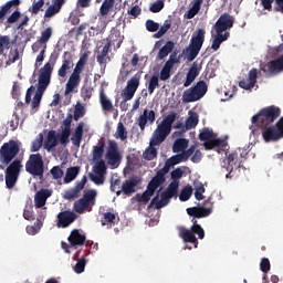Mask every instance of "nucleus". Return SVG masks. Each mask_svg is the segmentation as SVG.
Instances as JSON below:
<instances>
[{
    "mask_svg": "<svg viewBox=\"0 0 283 283\" xmlns=\"http://www.w3.org/2000/svg\"><path fill=\"white\" fill-rule=\"evenodd\" d=\"M72 135V130L62 129L61 134L59 135V140L63 147H67L70 144V136Z\"/></svg>",
    "mask_w": 283,
    "mask_h": 283,
    "instance_id": "603ef678",
    "label": "nucleus"
},
{
    "mask_svg": "<svg viewBox=\"0 0 283 283\" xmlns=\"http://www.w3.org/2000/svg\"><path fill=\"white\" fill-rule=\"evenodd\" d=\"M50 39H52V28L49 27L44 31H42L39 41L40 43H43V45H46Z\"/></svg>",
    "mask_w": 283,
    "mask_h": 283,
    "instance_id": "bf43d9fd",
    "label": "nucleus"
},
{
    "mask_svg": "<svg viewBox=\"0 0 283 283\" xmlns=\"http://www.w3.org/2000/svg\"><path fill=\"white\" fill-rule=\"evenodd\" d=\"M96 196L97 192L95 189L84 191L83 197L74 202L73 211L80 214L92 211L94 205H96Z\"/></svg>",
    "mask_w": 283,
    "mask_h": 283,
    "instance_id": "39448f33",
    "label": "nucleus"
},
{
    "mask_svg": "<svg viewBox=\"0 0 283 283\" xmlns=\"http://www.w3.org/2000/svg\"><path fill=\"white\" fill-rule=\"evenodd\" d=\"M144 160H154V158H158V149H156V145H150L143 153Z\"/></svg>",
    "mask_w": 283,
    "mask_h": 283,
    "instance_id": "c03bdc74",
    "label": "nucleus"
},
{
    "mask_svg": "<svg viewBox=\"0 0 283 283\" xmlns=\"http://www.w3.org/2000/svg\"><path fill=\"white\" fill-rule=\"evenodd\" d=\"M25 171L33 176V178H40L43 180V174H45V164H43V156L41 154L30 155L25 163Z\"/></svg>",
    "mask_w": 283,
    "mask_h": 283,
    "instance_id": "423d86ee",
    "label": "nucleus"
},
{
    "mask_svg": "<svg viewBox=\"0 0 283 283\" xmlns=\"http://www.w3.org/2000/svg\"><path fill=\"white\" fill-rule=\"evenodd\" d=\"M19 151H21V147L14 139L4 143L0 148L1 165H6V167H8V165L12 163V159L19 156Z\"/></svg>",
    "mask_w": 283,
    "mask_h": 283,
    "instance_id": "6e6552de",
    "label": "nucleus"
},
{
    "mask_svg": "<svg viewBox=\"0 0 283 283\" xmlns=\"http://www.w3.org/2000/svg\"><path fill=\"white\" fill-rule=\"evenodd\" d=\"M176 118H178V114L170 113L163 119V122L157 126L153 134V137L150 139L151 146L165 143L167 136L171 134V127L174 123H176Z\"/></svg>",
    "mask_w": 283,
    "mask_h": 283,
    "instance_id": "f257e3e1",
    "label": "nucleus"
},
{
    "mask_svg": "<svg viewBox=\"0 0 283 283\" xmlns=\"http://www.w3.org/2000/svg\"><path fill=\"white\" fill-rule=\"evenodd\" d=\"M165 8V2L163 0H159L153 4H150L149 10L153 13H158Z\"/></svg>",
    "mask_w": 283,
    "mask_h": 283,
    "instance_id": "338daca9",
    "label": "nucleus"
},
{
    "mask_svg": "<svg viewBox=\"0 0 283 283\" xmlns=\"http://www.w3.org/2000/svg\"><path fill=\"white\" fill-rule=\"evenodd\" d=\"M202 3H205V0H195L192 7L189 9L187 13V19H193L198 12H200V8H202Z\"/></svg>",
    "mask_w": 283,
    "mask_h": 283,
    "instance_id": "37998d69",
    "label": "nucleus"
},
{
    "mask_svg": "<svg viewBox=\"0 0 283 283\" xmlns=\"http://www.w3.org/2000/svg\"><path fill=\"white\" fill-rule=\"evenodd\" d=\"M205 29H198L190 39V43L186 50H184V54L187 61H193L198 54H200V50H202V45L205 43Z\"/></svg>",
    "mask_w": 283,
    "mask_h": 283,
    "instance_id": "7ed1b4c3",
    "label": "nucleus"
},
{
    "mask_svg": "<svg viewBox=\"0 0 283 283\" xmlns=\"http://www.w3.org/2000/svg\"><path fill=\"white\" fill-rule=\"evenodd\" d=\"M10 35H0V56L6 52V50H10Z\"/></svg>",
    "mask_w": 283,
    "mask_h": 283,
    "instance_id": "8fccbe9b",
    "label": "nucleus"
},
{
    "mask_svg": "<svg viewBox=\"0 0 283 283\" xmlns=\"http://www.w3.org/2000/svg\"><path fill=\"white\" fill-rule=\"evenodd\" d=\"M136 187H138V179L130 178L123 182L122 191L125 196H132V193H136Z\"/></svg>",
    "mask_w": 283,
    "mask_h": 283,
    "instance_id": "c85d7f7f",
    "label": "nucleus"
},
{
    "mask_svg": "<svg viewBox=\"0 0 283 283\" xmlns=\"http://www.w3.org/2000/svg\"><path fill=\"white\" fill-rule=\"evenodd\" d=\"M171 70L174 69L169 64H165L159 74L160 81H169L171 78Z\"/></svg>",
    "mask_w": 283,
    "mask_h": 283,
    "instance_id": "6e6d98bb",
    "label": "nucleus"
},
{
    "mask_svg": "<svg viewBox=\"0 0 283 283\" xmlns=\"http://www.w3.org/2000/svg\"><path fill=\"white\" fill-rule=\"evenodd\" d=\"M192 195H193V188L188 185L181 190L179 199L181 200V202H187V200H189V198H191Z\"/></svg>",
    "mask_w": 283,
    "mask_h": 283,
    "instance_id": "864d4df0",
    "label": "nucleus"
},
{
    "mask_svg": "<svg viewBox=\"0 0 283 283\" xmlns=\"http://www.w3.org/2000/svg\"><path fill=\"white\" fill-rule=\"evenodd\" d=\"M87 184V177L84 176L81 181H77L75 186L69 190L64 191V200H76V198L81 197V191L85 189V185Z\"/></svg>",
    "mask_w": 283,
    "mask_h": 283,
    "instance_id": "f3484780",
    "label": "nucleus"
},
{
    "mask_svg": "<svg viewBox=\"0 0 283 283\" xmlns=\"http://www.w3.org/2000/svg\"><path fill=\"white\" fill-rule=\"evenodd\" d=\"M217 34H222L229 28H233V18H231L228 13H223L214 24Z\"/></svg>",
    "mask_w": 283,
    "mask_h": 283,
    "instance_id": "4be33fe9",
    "label": "nucleus"
},
{
    "mask_svg": "<svg viewBox=\"0 0 283 283\" xmlns=\"http://www.w3.org/2000/svg\"><path fill=\"white\" fill-rule=\"evenodd\" d=\"M165 178H163L160 175H157L156 172L155 177H153L149 181L147 188L156 193V189H158L160 185H165Z\"/></svg>",
    "mask_w": 283,
    "mask_h": 283,
    "instance_id": "ea45409f",
    "label": "nucleus"
},
{
    "mask_svg": "<svg viewBox=\"0 0 283 283\" xmlns=\"http://www.w3.org/2000/svg\"><path fill=\"white\" fill-rule=\"evenodd\" d=\"M222 145V142L220 139H208L203 143V147L207 150L214 149V147H220Z\"/></svg>",
    "mask_w": 283,
    "mask_h": 283,
    "instance_id": "052dcab7",
    "label": "nucleus"
},
{
    "mask_svg": "<svg viewBox=\"0 0 283 283\" xmlns=\"http://www.w3.org/2000/svg\"><path fill=\"white\" fill-rule=\"evenodd\" d=\"M154 190L147 188L143 195L137 193L136 198H137V202H143L144 205H147V202H149V200H151V197L154 196Z\"/></svg>",
    "mask_w": 283,
    "mask_h": 283,
    "instance_id": "49530a36",
    "label": "nucleus"
},
{
    "mask_svg": "<svg viewBox=\"0 0 283 283\" xmlns=\"http://www.w3.org/2000/svg\"><path fill=\"white\" fill-rule=\"evenodd\" d=\"M56 56H50V62L45 63L43 67L40 69L39 84L38 86L48 88L50 81L52 78V72H54V65H56Z\"/></svg>",
    "mask_w": 283,
    "mask_h": 283,
    "instance_id": "9b49d317",
    "label": "nucleus"
},
{
    "mask_svg": "<svg viewBox=\"0 0 283 283\" xmlns=\"http://www.w3.org/2000/svg\"><path fill=\"white\" fill-rule=\"evenodd\" d=\"M23 165H21V160L14 159L12 163L9 164L7 167L4 174V180L7 185V189H13L17 185V180H19V176L21 174V168Z\"/></svg>",
    "mask_w": 283,
    "mask_h": 283,
    "instance_id": "9d476101",
    "label": "nucleus"
},
{
    "mask_svg": "<svg viewBox=\"0 0 283 283\" xmlns=\"http://www.w3.org/2000/svg\"><path fill=\"white\" fill-rule=\"evenodd\" d=\"M157 87H160L159 77L158 75H153L148 81V94H154Z\"/></svg>",
    "mask_w": 283,
    "mask_h": 283,
    "instance_id": "3c124183",
    "label": "nucleus"
},
{
    "mask_svg": "<svg viewBox=\"0 0 283 283\" xmlns=\"http://www.w3.org/2000/svg\"><path fill=\"white\" fill-rule=\"evenodd\" d=\"M211 208H205V207H192L187 209L188 216H191L192 218H209L211 216Z\"/></svg>",
    "mask_w": 283,
    "mask_h": 283,
    "instance_id": "cd10ccee",
    "label": "nucleus"
},
{
    "mask_svg": "<svg viewBox=\"0 0 283 283\" xmlns=\"http://www.w3.org/2000/svg\"><path fill=\"white\" fill-rule=\"evenodd\" d=\"M180 25V20L175 21L171 19V15L168 17L167 20L164 21V24L160 27L157 33L154 34V39H163L165 36L166 32H169V30H178Z\"/></svg>",
    "mask_w": 283,
    "mask_h": 283,
    "instance_id": "412c9836",
    "label": "nucleus"
},
{
    "mask_svg": "<svg viewBox=\"0 0 283 283\" xmlns=\"http://www.w3.org/2000/svg\"><path fill=\"white\" fill-rule=\"evenodd\" d=\"M99 103L102 105L103 112H113L114 111V104H112V101L107 98L105 95V90L101 88L99 91Z\"/></svg>",
    "mask_w": 283,
    "mask_h": 283,
    "instance_id": "f704fd0d",
    "label": "nucleus"
},
{
    "mask_svg": "<svg viewBox=\"0 0 283 283\" xmlns=\"http://www.w3.org/2000/svg\"><path fill=\"white\" fill-rule=\"evenodd\" d=\"M213 138V130L209 128H203L202 132L199 134V140L207 142Z\"/></svg>",
    "mask_w": 283,
    "mask_h": 283,
    "instance_id": "e2e57ef3",
    "label": "nucleus"
},
{
    "mask_svg": "<svg viewBox=\"0 0 283 283\" xmlns=\"http://www.w3.org/2000/svg\"><path fill=\"white\" fill-rule=\"evenodd\" d=\"M87 59H90L88 52H85L84 54H82L73 70V73L80 74V76H81V73L83 72V67H85V63H87Z\"/></svg>",
    "mask_w": 283,
    "mask_h": 283,
    "instance_id": "79ce46f5",
    "label": "nucleus"
},
{
    "mask_svg": "<svg viewBox=\"0 0 283 283\" xmlns=\"http://www.w3.org/2000/svg\"><path fill=\"white\" fill-rule=\"evenodd\" d=\"M20 4H21V0H10L4 6H2L0 9V21H3V19H6V14L10 12L13 6H20Z\"/></svg>",
    "mask_w": 283,
    "mask_h": 283,
    "instance_id": "4c0bfd02",
    "label": "nucleus"
},
{
    "mask_svg": "<svg viewBox=\"0 0 283 283\" xmlns=\"http://www.w3.org/2000/svg\"><path fill=\"white\" fill-rule=\"evenodd\" d=\"M174 48H176V44L174 41H168L166 44L159 50L158 52V59L159 61H163V59H167L171 52H174Z\"/></svg>",
    "mask_w": 283,
    "mask_h": 283,
    "instance_id": "c9c22d12",
    "label": "nucleus"
},
{
    "mask_svg": "<svg viewBox=\"0 0 283 283\" xmlns=\"http://www.w3.org/2000/svg\"><path fill=\"white\" fill-rule=\"evenodd\" d=\"M74 220H76V213L70 210H65V211L59 212L56 226L59 227V229H66V227L72 224Z\"/></svg>",
    "mask_w": 283,
    "mask_h": 283,
    "instance_id": "aec40b11",
    "label": "nucleus"
},
{
    "mask_svg": "<svg viewBox=\"0 0 283 283\" xmlns=\"http://www.w3.org/2000/svg\"><path fill=\"white\" fill-rule=\"evenodd\" d=\"M146 30L148 32H158V30H160V24L155 22L154 20H147Z\"/></svg>",
    "mask_w": 283,
    "mask_h": 283,
    "instance_id": "69168bd1",
    "label": "nucleus"
},
{
    "mask_svg": "<svg viewBox=\"0 0 283 283\" xmlns=\"http://www.w3.org/2000/svg\"><path fill=\"white\" fill-rule=\"evenodd\" d=\"M262 72L266 76V78H271L272 76H277V74H282L283 72V55L275 60H271L265 63L261 67Z\"/></svg>",
    "mask_w": 283,
    "mask_h": 283,
    "instance_id": "ddd939ff",
    "label": "nucleus"
},
{
    "mask_svg": "<svg viewBox=\"0 0 283 283\" xmlns=\"http://www.w3.org/2000/svg\"><path fill=\"white\" fill-rule=\"evenodd\" d=\"M114 138H116V140H122V142H125L127 139V128H125V124H123V122H119L117 124Z\"/></svg>",
    "mask_w": 283,
    "mask_h": 283,
    "instance_id": "a19ab883",
    "label": "nucleus"
},
{
    "mask_svg": "<svg viewBox=\"0 0 283 283\" xmlns=\"http://www.w3.org/2000/svg\"><path fill=\"white\" fill-rule=\"evenodd\" d=\"M155 122H156V112L145 108L143 114L139 115L137 119V125L140 132H145V127H147V124L149 123V125H154Z\"/></svg>",
    "mask_w": 283,
    "mask_h": 283,
    "instance_id": "a211bd4d",
    "label": "nucleus"
},
{
    "mask_svg": "<svg viewBox=\"0 0 283 283\" xmlns=\"http://www.w3.org/2000/svg\"><path fill=\"white\" fill-rule=\"evenodd\" d=\"M80 171L81 167L78 166L67 168L64 177L65 185H70L72 180H76V176H78Z\"/></svg>",
    "mask_w": 283,
    "mask_h": 283,
    "instance_id": "e433bc0d",
    "label": "nucleus"
},
{
    "mask_svg": "<svg viewBox=\"0 0 283 283\" xmlns=\"http://www.w3.org/2000/svg\"><path fill=\"white\" fill-rule=\"evenodd\" d=\"M81 85V75L78 73H72L66 82L64 94L67 96L69 94H72L74 90H76V86Z\"/></svg>",
    "mask_w": 283,
    "mask_h": 283,
    "instance_id": "bb28decb",
    "label": "nucleus"
},
{
    "mask_svg": "<svg viewBox=\"0 0 283 283\" xmlns=\"http://www.w3.org/2000/svg\"><path fill=\"white\" fill-rule=\"evenodd\" d=\"M160 198L161 199L159 200V196L156 195L148 205V209H151L153 207H155V209H163L169 205V200H171L174 197L164 191L161 192Z\"/></svg>",
    "mask_w": 283,
    "mask_h": 283,
    "instance_id": "5701e85b",
    "label": "nucleus"
},
{
    "mask_svg": "<svg viewBox=\"0 0 283 283\" xmlns=\"http://www.w3.org/2000/svg\"><path fill=\"white\" fill-rule=\"evenodd\" d=\"M85 127V123L81 122L77 124L73 136L71 137L72 144L74 147H81V140H83V128Z\"/></svg>",
    "mask_w": 283,
    "mask_h": 283,
    "instance_id": "2f4dec72",
    "label": "nucleus"
},
{
    "mask_svg": "<svg viewBox=\"0 0 283 283\" xmlns=\"http://www.w3.org/2000/svg\"><path fill=\"white\" fill-rule=\"evenodd\" d=\"M72 67H74V57L72 56V53L70 51H66L63 53L62 65L57 70V76L60 78H65Z\"/></svg>",
    "mask_w": 283,
    "mask_h": 283,
    "instance_id": "dca6fc26",
    "label": "nucleus"
},
{
    "mask_svg": "<svg viewBox=\"0 0 283 283\" xmlns=\"http://www.w3.org/2000/svg\"><path fill=\"white\" fill-rule=\"evenodd\" d=\"M106 160L107 165L111 167H118L123 160V155H120V150L118 149V143L116 140H108V147L106 149Z\"/></svg>",
    "mask_w": 283,
    "mask_h": 283,
    "instance_id": "f8f14e48",
    "label": "nucleus"
},
{
    "mask_svg": "<svg viewBox=\"0 0 283 283\" xmlns=\"http://www.w3.org/2000/svg\"><path fill=\"white\" fill-rule=\"evenodd\" d=\"M201 70H202V66L200 64H198V62H193L187 73V77L184 83V87H189V85H191V83H193L196 81V77L200 74Z\"/></svg>",
    "mask_w": 283,
    "mask_h": 283,
    "instance_id": "a878e982",
    "label": "nucleus"
},
{
    "mask_svg": "<svg viewBox=\"0 0 283 283\" xmlns=\"http://www.w3.org/2000/svg\"><path fill=\"white\" fill-rule=\"evenodd\" d=\"M258 83V69H251L248 74V80H241L239 82V87L242 90H253Z\"/></svg>",
    "mask_w": 283,
    "mask_h": 283,
    "instance_id": "b1692460",
    "label": "nucleus"
},
{
    "mask_svg": "<svg viewBox=\"0 0 283 283\" xmlns=\"http://www.w3.org/2000/svg\"><path fill=\"white\" fill-rule=\"evenodd\" d=\"M209 87L207 86V82L199 81L195 86L186 90L182 94V103H196V101H200L207 94Z\"/></svg>",
    "mask_w": 283,
    "mask_h": 283,
    "instance_id": "1a4fd4ad",
    "label": "nucleus"
},
{
    "mask_svg": "<svg viewBox=\"0 0 283 283\" xmlns=\"http://www.w3.org/2000/svg\"><path fill=\"white\" fill-rule=\"evenodd\" d=\"M167 161L171 167L180 165V163H187V160L185 159V155L182 154L174 155L170 158H168Z\"/></svg>",
    "mask_w": 283,
    "mask_h": 283,
    "instance_id": "4d7b16f0",
    "label": "nucleus"
},
{
    "mask_svg": "<svg viewBox=\"0 0 283 283\" xmlns=\"http://www.w3.org/2000/svg\"><path fill=\"white\" fill-rule=\"evenodd\" d=\"M45 87L38 86V91L35 92L31 104L32 109H36V107L41 105V99L43 98V92H45Z\"/></svg>",
    "mask_w": 283,
    "mask_h": 283,
    "instance_id": "a18cd8bd",
    "label": "nucleus"
},
{
    "mask_svg": "<svg viewBox=\"0 0 283 283\" xmlns=\"http://www.w3.org/2000/svg\"><path fill=\"white\" fill-rule=\"evenodd\" d=\"M43 147V133H40L35 140L32 143L31 151L35 153L39 151Z\"/></svg>",
    "mask_w": 283,
    "mask_h": 283,
    "instance_id": "13d9d810",
    "label": "nucleus"
},
{
    "mask_svg": "<svg viewBox=\"0 0 283 283\" xmlns=\"http://www.w3.org/2000/svg\"><path fill=\"white\" fill-rule=\"evenodd\" d=\"M260 270L262 273H269L271 271V261H269L266 258H263L260 262Z\"/></svg>",
    "mask_w": 283,
    "mask_h": 283,
    "instance_id": "774afa93",
    "label": "nucleus"
},
{
    "mask_svg": "<svg viewBox=\"0 0 283 283\" xmlns=\"http://www.w3.org/2000/svg\"><path fill=\"white\" fill-rule=\"evenodd\" d=\"M189 147V139L179 138L175 140L172 146L174 154H180V151H185Z\"/></svg>",
    "mask_w": 283,
    "mask_h": 283,
    "instance_id": "58836bf2",
    "label": "nucleus"
},
{
    "mask_svg": "<svg viewBox=\"0 0 283 283\" xmlns=\"http://www.w3.org/2000/svg\"><path fill=\"white\" fill-rule=\"evenodd\" d=\"M198 123V113H191V115L186 120L185 128L187 130L193 129V127H197Z\"/></svg>",
    "mask_w": 283,
    "mask_h": 283,
    "instance_id": "09e8293b",
    "label": "nucleus"
},
{
    "mask_svg": "<svg viewBox=\"0 0 283 283\" xmlns=\"http://www.w3.org/2000/svg\"><path fill=\"white\" fill-rule=\"evenodd\" d=\"M56 145H59V139L56 138V130H50L44 142V148L46 149V151H52V149H54Z\"/></svg>",
    "mask_w": 283,
    "mask_h": 283,
    "instance_id": "473e14b6",
    "label": "nucleus"
},
{
    "mask_svg": "<svg viewBox=\"0 0 283 283\" xmlns=\"http://www.w3.org/2000/svg\"><path fill=\"white\" fill-rule=\"evenodd\" d=\"M85 116V106L82 104H77L74 109L73 118L74 120H78V118H83Z\"/></svg>",
    "mask_w": 283,
    "mask_h": 283,
    "instance_id": "680f3d73",
    "label": "nucleus"
},
{
    "mask_svg": "<svg viewBox=\"0 0 283 283\" xmlns=\"http://www.w3.org/2000/svg\"><path fill=\"white\" fill-rule=\"evenodd\" d=\"M139 85H140V77L136 75L133 76L130 80H128L126 87L123 90L122 98H125V101H132Z\"/></svg>",
    "mask_w": 283,
    "mask_h": 283,
    "instance_id": "2eb2a0df",
    "label": "nucleus"
},
{
    "mask_svg": "<svg viewBox=\"0 0 283 283\" xmlns=\"http://www.w3.org/2000/svg\"><path fill=\"white\" fill-rule=\"evenodd\" d=\"M282 109L277 106H268L262 108L256 115L252 117V125L255 127H266L268 125H273L280 115Z\"/></svg>",
    "mask_w": 283,
    "mask_h": 283,
    "instance_id": "f03ea898",
    "label": "nucleus"
},
{
    "mask_svg": "<svg viewBox=\"0 0 283 283\" xmlns=\"http://www.w3.org/2000/svg\"><path fill=\"white\" fill-rule=\"evenodd\" d=\"M228 171H233V168L240 169L242 161L239 159L238 151L228 155Z\"/></svg>",
    "mask_w": 283,
    "mask_h": 283,
    "instance_id": "72a5a7b5",
    "label": "nucleus"
},
{
    "mask_svg": "<svg viewBox=\"0 0 283 283\" xmlns=\"http://www.w3.org/2000/svg\"><path fill=\"white\" fill-rule=\"evenodd\" d=\"M94 174H90V179L94 185H104L107 175V165L105 161H98L93 166Z\"/></svg>",
    "mask_w": 283,
    "mask_h": 283,
    "instance_id": "4468645a",
    "label": "nucleus"
},
{
    "mask_svg": "<svg viewBox=\"0 0 283 283\" xmlns=\"http://www.w3.org/2000/svg\"><path fill=\"white\" fill-rule=\"evenodd\" d=\"M87 264V261L85 260L84 256H82L75 264L74 271L76 273H83L85 271V265Z\"/></svg>",
    "mask_w": 283,
    "mask_h": 283,
    "instance_id": "0e129e2a",
    "label": "nucleus"
},
{
    "mask_svg": "<svg viewBox=\"0 0 283 283\" xmlns=\"http://www.w3.org/2000/svg\"><path fill=\"white\" fill-rule=\"evenodd\" d=\"M114 1L115 0H104L101 8H99V14L102 17H107L109 14V10L114 8Z\"/></svg>",
    "mask_w": 283,
    "mask_h": 283,
    "instance_id": "de8ad7c7",
    "label": "nucleus"
},
{
    "mask_svg": "<svg viewBox=\"0 0 283 283\" xmlns=\"http://www.w3.org/2000/svg\"><path fill=\"white\" fill-rule=\"evenodd\" d=\"M52 196V190L42 188L34 196V205L36 209H41L45 207V202H48V198Z\"/></svg>",
    "mask_w": 283,
    "mask_h": 283,
    "instance_id": "393cba45",
    "label": "nucleus"
},
{
    "mask_svg": "<svg viewBox=\"0 0 283 283\" xmlns=\"http://www.w3.org/2000/svg\"><path fill=\"white\" fill-rule=\"evenodd\" d=\"M262 132L263 139L265 143H275L283 138V116L277 120V123L268 126H258Z\"/></svg>",
    "mask_w": 283,
    "mask_h": 283,
    "instance_id": "0eeeda50",
    "label": "nucleus"
},
{
    "mask_svg": "<svg viewBox=\"0 0 283 283\" xmlns=\"http://www.w3.org/2000/svg\"><path fill=\"white\" fill-rule=\"evenodd\" d=\"M85 234H81L78 230H73L69 237L71 247H83L85 244Z\"/></svg>",
    "mask_w": 283,
    "mask_h": 283,
    "instance_id": "7c9ffc66",
    "label": "nucleus"
},
{
    "mask_svg": "<svg viewBox=\"0 0 283 283\" xmlns=\"http://www.w3.org/2000/svg\"><path fill=\"white\" fill-rule=\"evenodd\" d=\"M114 36H115L116 39H118V36H120V33H119V32L113 33V34L109 35V39H107V42H106V44L103 46V50H102L101 54H98V55L96 56L97 63H98L99 65H105V64L107 63V62H106V59H108V61H109V57H108L109 48H112V41H116V40L114 39Z\"/></svg>",
    "mask_w": 283,
    "mask_h": 283,
    "instance_id": "6ab92c4d",
    "label": "nucleus"
},
{
    "mask_svg": "<svg viewBox=\"0 0 283 283\" xmlns=\"http://www.w3.org/2000/svg\"><path fill=\"white\" fill-rule=\"evenodd\" d=\"M105 154V142H98L96 146L93 147L92 150V157H93V161L95 163H105V160H103V155Z\"/></svg>",
    "mask_w": 283,
    "mask_h": 283,
    "instance_id": "c756f323",
    "label": "nucleus"
},
{
    "mask_svg": "<svg viewBox=\"0 0 283 283\" xmlns=\"http://www.w3.org/2000/svg\"><path fill=\"white\" fill-rule=\"evenodd\" d=\"M180 187V181H171L167 189L165 190L166 193L170 195L172 198L178 196V188Z\"/></svg>",
    "mask_w": 283,
    "mask_h": 283,
    "instance_id": "5fc2aeb1",
    "label": "nucleus"
},
{
    "mask_svg": "<svg viewBox=\"0 0 283 283\" xmlns=\"http://www.w3.org/2000/svg\"><path fill=\"white\" fill-rule=\"evenodd\" d=\"M191 222L192 226L189 230L184 227L179 228V235L184 239V242H189L198 247V238L199 240H205V229H202V226L198 223L196 218H192ZM196 235H198V238H196Z\"/></svg>",
    "mask_w": 283,
    "mask_h": 283,
    "instance_id": "20e7f679",
    "label": "nucleus"
}]
</instances>
